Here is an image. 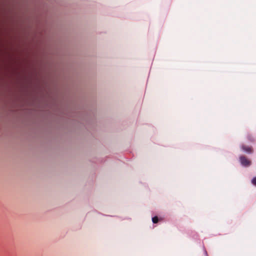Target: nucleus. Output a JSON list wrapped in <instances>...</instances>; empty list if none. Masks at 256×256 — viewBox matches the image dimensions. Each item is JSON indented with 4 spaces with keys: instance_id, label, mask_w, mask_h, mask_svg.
<instances>
[{
    "instance_id": "obj_4",
    "label": "nucleus",
    "mask_w": 256,
    "mask_h": 256,
    "mask_svg": "<svg viewBox=\"0 0 256 256\" xmlns=\"http://www.w3.org/2000/svg\"><path fill=\"white\" fill-rule=\"evenodd\" d=\"M252 184L256 186V177L253 178V179L252 180Z\"/></svg>"
},
{
    "instance_id": "obj_1",
    "label": "nucleus",
    "mask_w": 256,
    "mask_h": 256,
    "mask_svg": "<svg viewBox=\"0 0 256 256\" xmlns=\"http://www.w3.org/2000/svg\"><path fill=\"white\" fill-rule=\"evenodd\" d=\"M240 161L242 165L245 166H250L251 164V162L246 158L244 156H241L240 157Z\"/></svg>"
},
{
    "instance_id": "obj_2",
    "label": "nucleus",
    "mask_w": 256,
    "mask_h": 256,
    "mask_svg": "<svg viewBox=\"0 0 256 256\" xmlns=\"http://www.w3.org/2000/svg\"><path fill=\"white\" fill-rule=\"evenodd\" d=\"M242 148L244 151H245L246 152L252 153V147L246 146L245 145H242Z\"/></svg>"
},
{
    "instance_id": "obj_3",
    "label": "nucleus",
    "mask_w": 256,
    "mask_h": 256,
    "mask_svg": "<svg viewBox=\"0 0 256 256\" xmlns=\"http://www.w3.org/2000/svg\"><path fill=\"white\" fill-rule=\"evenodd\" d=\"M152 222L154 223V224H156L158 222V217L156 216H154V218H152Z\"/></svg>"
}]
</instances>
